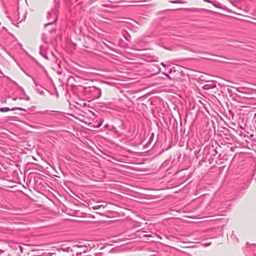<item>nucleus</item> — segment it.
I'll return each mask as SVG.
<instances>
[{
    "label": "nucleus",
    "instance_id": "1",
    "mask_svg": "<svg viewBox=\"0 0 256 256\" xmlns=\"http://www.w3.org/2000/svg\"><path fill=\"white\" fill-rule=\"evenodd\" d=\"M88 248L82 245H75L72 248L68 247L66 248V250L68 252L70 251L75 252L76 256H82L87 254Z\"/></svg>",
    "mask_w": 256,
    "mask_h": 256
},
{
    "label": "nucleus",
    "instance_id": "2",
    "mask_svg": "<svg viewBox=\"0 0 256 256\" xmlns=\"http://www.w3.org/2000/svg\"><path fill=\"white\" fill-rule=\"evenodd\" d=\"M20 110L24 112H26L27 110L25 108H23L20 107H14L12 108H8L4 107L0 108V112H7L10 110Z\"/></svg>",
    "mask_w": 256,
    "mask_h": 256
},
{
    "label": "nucleus",
    "instance_id": "3",
    "mask_svg": "<svg viewBox=\"0 0 256 256\" xmlns=\"http://www.w3.org/2000/svg\"><path fill=\"white\" fill-rule=\"evenodd\" d=\"M101 89L100 88L96 86V90H94L93 93L92 94L91 96L94 98H98L101 96Z\"/></svg>",
    "mask_w": 256,
    "mask_h": 256
},
{
    "label": "nucleus",
    "instance_id": "4",
    "mask_svg": "<svg viewBox=\"0 0 256 256\" xmlns=\"http://www.w3.org/2000/svg\"><path fill=\"white\" fill-rule=\"evenodd\" d=\"M96 86L84 87V90L86 92L89 93L92 95L94 90H96Z\"/></svg>",
    "mask_w": 256,
    "mask_h": 256
},
{
    "label": "nucleus",
    "instance_id": "5",
    "mask_svg": "<svg viewBox=\"0 0 256 256\" xmlns=\"http://www.w3.org/2000/svg\"><path fill=\"white\" fill-rule=\"evenodd\" d=\"M230 238L232 240V242L234 243V244H236L238 243L239 240L237 236L234 234V232H232Z\"/></svg>",
    "mask_w": 256,
    "mask_h": 256
},
{
    "label": "nucleus",
    "instance_id": "6",
    "mask_svg": "<svg viewBox=\"0 0 256 256\" xmlns=\"http://www.w3.org/2000/svg\"><path fill=\"white\" fill-rule=\"evenodd\" d=\"M188 10L192 12H202L204 11H208V10L198 8H190L188 9Z\"/></svg>",
    "mask_w": 256,
    "mask_h": 256
},
{
    "label": "nucleus",
    "instance_id": "7",
    "mask_svg": "<svg viewBox=\"0 0 256 256\" xmlns=\"http://www.w3.org/2000/svg\"><path fill=\"white\" fill-rule=\"evenodd\" d=\"M57 20H58V16H56V18H55L53 22H48V23H47V24H44V27H46V26H50V25H52V24H56V22H57Z\"/></svg>",
    "mask_w": 256,
    "mask_h": 256
},
{
    "label": "nucleus",
    "instance_id": "8",
    "mask_svg": "<svg viewBox=\"0 0 256 256\" xmlns=\"http://www.w3.org/2000/svg\"><path fill=\"white\" fill-rule=\"evenodd\" d=\"M246 244V248H249L250 250H252V248H254L255 247H256V244H250L248 242H247Z\"/></svg>",
    "mask_w": 256,
    "mask_h": 256
},
{
    "label": "nucleus",
    "instance_id": "9",
    "mask_svg": "<svg viewBox=\"0 0 256 256\" xmlns=\"http://www.w3.org/2000/svg\"><path fill=\"white\" fill-rule=\"evenodd\" d=\"M204 1L206 2H209V3H210L212 4L213 6H214L216 8H219L220 7V6H217V5H216L214 4L213 2L210 0H203Z\"/></svg>",
    "mask_w": 256,
    "mask_h": 256
},
{
    "label": "nucleus",
    "instance_id": "10",
    "mask_svg": "<svg viewBox=\"0 0 256 256\" xmlns=\"http://www.w3.org/2000/svg\"><path fill=\"white\" fill-rule=\"evenodd\" d=\"M42 40L45 43V44H46L47 43V41L46 40V35L44 34H42Z\"/></svg>",
    "mask_w": 256,
    "mask_h": 256
},
{
    "label": "nucleus",
    "instance_id": "11",
    "mask_svg": "<svg viewBox=\"0 0 256 256\" xmlns=\"http://www.w3.org/2000/svg\"><path fill=\"white\" fill-rule=\"evenodd\" d=\"M171 2L174 4H182L183 3L182 1V0H178L175 1H171Z\"/></svg>",
    "mask_w": 256,
    "mask_h": 256
},
{
    "label": "nucleus",
    "instance_id": "12",
    "mask_svg": "<svg viewBox=\"0 0 256 256\" xmlns=\"http://www.w3.org/2000/svg\"><path fill=\"white\" fill-rule=\"evenodd\" d=\"M101 207V206L100 205H98V206H92V208L93 210H98V209H99Z\"/></svg>",
    "mask_w": 256,
    "mask_h": 256
},
{
    "label": "nucleus",
    "instance_id": "13",
    "mask_svg": "<svg viewBox=\"0 0 256 256\" xmlns=\"http://www.w3.org/2000/svg\"><path fill=\"white\" fill-rule=\"evenodd\" d=\"M52 14L50 12H48L47 18L48 20L50 19V18L52 17Z\"/></svg>",
    "mask_w": 256,
    "mask_h": 256
},
{
    "label": "nucleus",
    "instance_id": "14",
    "mask_svg": "<svg viewBox=\"0 0 256 256\" xmlns=\"http://www.w3.org/2000/svg\"><path fill=\"white\" fill-rule=\"evenodd\" d=\"M24 15L23 17L20 20V22H22L23 20H24L25 19L26 16V11H24Z\"/></svg>",
    "mask_w": 256,
    "mask_h": 256
},
{
    "label": "nucleus",
    "instance_id": "15",
    "mask_svg": "<svg viewBox=\"0 0 256 256\" xmlns=\"http://www.w3.org/2000/svg\"><path fill=\"white\" fill-rule=\"evenodd\" d=\"M48 112H50L49 110H46L44 112H42V114H48ZM50 112H56V111H54V110H52V111H50Z\"/></svg>",
    "mask_w": 256,
    "mask_h": 256
},
{
    "label": "nucleus",
    "instance_id": "16",
    "mask_svg": "<svg viewBox=\"0 0 256 256\" xmlns=\"http://www.w3.org/2000/svg\"><path fill=\"white\" fill-rule=\"evenodd\" d=\"M44 51V50L42 46H40V52H42Z\"/></svg>",
    "mask_w": 256,
    "mask_h": 256
},
{
    "label": "nucleus",
    "instance_id": "17",
    "mask_svg": "<svg viewBox=\"0 0 256 256\" xmlns=\"http://www.w3.org/2000/svg\"><path fill=\"white\" fill-rule=\"evenodd\" d=\"M162 74H164V76H166L168 78H169L170 80H171V79H172V78H170V76L168 74H166V73H164V72H163Z\"/></svg>",
    "mask_w": 256,
    "mask_h": 256
},
{
    "label": "nucleus",
    "instance_id": "18",
    "mask_svg": "<svg viewBox=\"0 0 256 256\" xmlns=\"http://www.w3.org/2000/svg\"><path fill=\"white\" fill-rule=\"evenodd\" d=\"M253 120H254V124L256 125V112L254 114Z\"/></svg>",
    "mask_w": 256,
    "mask_h": 256
},
{
    "label": "nucleus",
    "instance_id": "19",
    "mask_svg": "<svg viewBox=\"0 0 256 256\" xmlns=\"http://www.w3.org/2000/svg\"><path fill=\"white\" fill-rule=\"evenodd\" d=\"M42 56L44 57L45 59H46V60H48V56H46V54H42Z\"/></svg>",
    "mask_w": 256,
    "mask_h": 256
},
{
    "label": "nucleus",
    "instance_id": "20",
    "mask_svg": "<svg viewBox=\"0 0 256 256\" xmlns=\"http://www.w3.org/2000/svg\"><path fill=\"white\" fill-rule=\"evenodd\" d=\"M18 248L20 250V251L22 252V248L20 246H18Z\"/></svg>",
    "mask_w": 256,
    "mask_h": 256
},
{
    "label": "nucleus",
    "instance_id": "21",
    "mask_svg": "<svg viewBox=\"0 0 256 256\" xmlns=\"http://www.w3.org/2000/svg\"><path fill=\"white\" fill-rule=\"evenodd\" d=\"M144 237H152L151 234H144L143 236Z\"/></svg>",
    "mask_w": 256,
    "mask_h": 256
},
{
    "label": "nucleus",
    "instance_id": "22",
    "mask_svg": "<svg viewBox=\"0 0 256 256\" xmlns=\"http://www.w3.org/2000/svg\"><path fill=\"white\" fill-rule=\"evenodd\" d=\"M216 84H211V86H210V88H216Z\"/></svg>",
    "mask_w": 256,
    "mask_h": 256
},
{
    "label": "nucleus",
    "instance_id": "23",
    "mask_svg": "<svg viewBox=\"0 0 256 256\" xmlns=\"http://www.w3.org/2000/svg\"><path fill=\"white\" fill-rule=\"evenodd\" d=\"M160 64H161L162 66H163L164 67V68L166 67V64H164V62H162L160 63Z\"/></svg>",
    "mask_w": 256,
    "mask_h": 256
},
{
    "label": "nucleus",
    "instance_id": "24",
    "mask_svg": "<svg viewBox=\"0 0 256 256\" xmlns=\"http://www.w3.org/2000/svg\"><path fill=\"white\" fill-rule=\"evenodd\" d=\"M4 252V250L0 249V256Z\"/></svg>",
    "mask_w": 256,
    "mask_h": 256
},
{
    "label": "nucleus",
    "instance_id": "25",
    "mask_svg": "<svg viewBox=\"0 0 256 256\" xmlns=\"http://www.w3.org/2000/svg\"><path fill=\"white\" fill-rule=\"evenodd\" d=\"M46 54L45 51H43L42 52H40V54L42 56V54Z\"/></svg>",
    "mask_w": 256,
    "mask_h": 256
},
{
    "label": "nucleus",
    "instance_id": "26",
    "mask_svg": "<svg viewBox=\"0 0 256 256\" xmlns=\"http://www.w3.org/2000/svg\"><path fill=\"white\" fill-rule=\"evenodd\" d=\"M158 68V73L160 72V68L159 66H157Z\"/></svg>",
    "mask_w": 256,
    "mask_h": 256
},
{
    "label": "nucleus",
    "instance_id": "27",
    "mask_svg": "<svg viewBox=\"0 0 256 256\" xmlns=\"http://www.w3.org/2000/svg\"><path fill=\"white\" fill-rule=\"evenodd\" d=\"M56 32V30L55 29H52V30H50V33H52L53 32Z\"/></svg>",
    "mask_w": 256,
    "mask_h": 256
},
{
    "label": "nucleus",
    "instance_id": "28",
    "mask_svg": "<svg viewBox=\"0 0 256 256\" xmlns=\"http://www.w3.org/2000/svg\"><path fill=\"white\" fill-rule=\"evenodd\" d=\"M18 20H20L21 19V16H20V12H19L18 11Z\"/></svg>",
    "mask_w": 256,
    "mask_h": 256
},
{
    "label": "nucleus",
    "instance_id": "29",
    "mask_svg": "<svg viewBox=\"0 0 256 256\" xmlns=\"http://www.w3.org/2000/svg\"><path fill=\"white\" fill-rule=\"evenodd\" d=\"M26 100H30V96H28L26 98Z\"/></svg>",
    "mask_w": 256,
    "mask_h": 256
},
{
    "label": "nucleus",
    "instance_id": "30",
    "mask_svg": "<svg viewBox=\"0 0 256 256\" xmlns=\"http://www.w3.org/2000/svg\"><path fill=\"white\" fill-rule=\"evenodd\" d=\"M142 230V229H141V230H138V232H144V231Z\"/></svg>",
    "mask_w": 256,
    "mask_h": 256
},
{
    "label": "nucleus",
    "instance_id": "31",
    "mask_svg": "<svg viewBox=\"0 0 256 256\" xmlns=\"http://www.w3.org/2000/svg\"><path fill=\"white\" fill-rule=\"evenodd\" d=\"M82 256H91L88 254V253H87L86 254Z\"/></svg>",
    "mask_w": 256,
    "mask_h": 256
},
{
    "label": "nucleus",
    "instance_id": "32",
    "mask_svg": "<svg viewBox=\"0 0 256 256\" xmlns=\"http://www.w3.org/2000/svg\"><path fill=\"white\" fill-rule=\"evenodd\" d=\"M52 56H54L56 58V57H55V56H54V53H52Z\"/></svg>",
    "mask_w": 256,
    "mask_h": 256
},
{
    "label": "nucleus",
    "instance_id": "33",
    "mask_svg": "<svg viewBox=\"0 0 256 256\" xmlns=\"http://www.w3.org/2000/svg\"><path fill=\"white\" fill-rule=\"evenodd\" d=\"M58 74H62V72H58Z\"/></svg>",
    "mask_w": 256,
    "mask_h": 256
},
{
    "label": "nucleus",
    "instance_id": "34",
    "mask_svg": "<svg viewBox=\"0 0 256 256\" xmlns=\"http://www.w3.org/2000/svg\"><path fill=\"white\" fill-rule=\"evenodd\" d=\"M71 78H73L72 76L69 77L68 80L70 79Z\"/></svg>",
    "mask_w": 256,
    "mask_h": 256
}]
</instances>
